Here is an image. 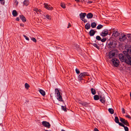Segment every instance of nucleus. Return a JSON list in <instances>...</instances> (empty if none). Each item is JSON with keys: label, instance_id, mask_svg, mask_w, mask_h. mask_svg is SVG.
Segmentation results:
<instances>
[{"label": "nucleus", "instance_id": "1", "mask_svg": "<svg viewBox=\"0 0 131 131\" xmlns=\"http://www.w3.org/2000/svg\"><path fill=\"white\" fill-rule=\"evenodd\" d=\"M119 57L121 62H125L127 64L131 65V57L130 55L120 54H119Z\"/></svg>", "mask_w": 131, "mask_h": 131}, {"label": "nucleus", "instance_id": "2", "mask_svg": "<svg viewBox=\"0 0 131 131\" xmlns=\"http://www.w3.org/2000/svg\"><path fill=\"white\" fill-rule=\"evenodd\" d=\"M107 47L110 50L115 49L116 47L117 42L115 38L111 37L108 40Z\"/></svg>", "mask_w": 131, "mask_h": 131}, {"label": "nucleus", "instance_id": "3", "mask_svg": "<svg viewBox=\"0 0 131 131\" xmlns=\"http://www.w3.org/2000/svg\"><path fill=\"white\" fill-rule=\"evenodd\" d=\"M125 50H125L123 51V54H126L128 55L131 54V46L130 45L127 46Z\"/></svg>", "mask_w": 131, "mask_h": 131}, {"label": "nucleus", "instance_id": "4", "mask_svg": "<svg viewBox=\"0 0 131 131\" xmlns=\"http://www.w3.org/2000/svg\"><path fill=\"white\" fill-rule=\"evenodd\" d=\"M111 61L114 66L116 67H118L119 64V60L117 58L112 59Z\"/></svg>", "mask_w": 131, "mask_h": 131}, {"label": "nucleus", "instance_id": "5", "mask_svg": "<svg viewBox=\"0 0 131 131\" xmlns=\"http://www.w3.org/2000/svg\"><path fill=\"white\" fill-rule=\"evenodd\" d=\"M119 120L124 124L128 126H129V123L127 120H126L125 119L121 117H119Z\"/></svg>", "mask_w": 131, "mask_h": 131}, {"label": "nucleus", "instance_id": "6", "mask_svg": "<svg viewBox=\"0 0 131 131\" xmlns=\"http://www.w3.org/2000/svg\"><path fill=\"white\" fill-rule=\"evenodd\" d=\"M108 34V30L107 29L103 30L100 34V35L103 37H105Z\"/></svg>", "mask_w": 131, "mask_h": 131}, {"label": "nucleus", "instance_id": "7", "mask_svg": "<svg viewBox=\"0 0 131 131\" xmlns=\"http://www.w3.org/2000/svg\"><path fill=\"white\" fill-rule=\"evenodd\" d=\"M127 39L126 36L124 34H122L119 36V40L120 41H123Z\"/></svg>", "mask_w": 131, "mask_h": 131}, {"label": "nucleus", "instance_id": "8", "mask_svg": "<svg viewBox=\"0 0 131 131\" xmlns=\"http://www.w3.org/2000/svg\"><path fill=\"white\" fill-rule=\"evenodd\" d=\"M100 100L103 103H104L105 102L106 100L104 94H100Z\"/></svg>", "mask_w": 131, "mask_h": 131}, {"label": "nucleus", "instance_id": "9", "mask_svg": "<svg viewBox=\"0 0 131 131\" xmlns=\"http://www.w3.org/2000/svg\"><path fill=\"white\" fill-rule=\"evenodd\" d=\"M42 124L45 127L48 128H50L51 126V125L49 123L46 121H43L42 122Z\"/></svg>", "mask_w": 131, "mask_h": 131}, {"label": "nucleus", "instance_id": "10", "mask_svg": "<svg viewBox=\"0 0 131 131\" xmlns=\"http://www.w3.org/2000/svg\"><path fill=\"white\" fill-rule=\"evenodd\" d=\"M57 95V100L59 101L63 102V101L62 97L61 95L62 94L60 92L59 93L56 94Z\"/></svg>", "mask_w": 131, "mask_h": 131}, {"label": "nucleus", "instance_id": "11", "mask_svg": "<svg viewBox=\"0 0 131 131\" xmlns=\"http://www.w3.org/2000/svg\"><path fill=\"white\" fill-rule=\"evenodd\" d=\"M44 7L46 9L49 10H51L53 9V7H51V8L50 5H48V4H46L45 3H44Z\"/></svg>", "mask_w": 131, "mask_h": 131}, {"label": "nucleus", "instance_id": "12", "mask_svg": "<svg viewBox=\"0 0 131 131\" xmlns=\"http://www.w3.org/2000/svg\"><path fill=\"white\" fill-rule=\"evenodd\" d=\"M119 33L118 31H115L114 30V31H113V33L112 36H114L115 37H117L119 35Z\"/></svg>", "mask_w": 131, "mask_h": 131}, {"label": "nucleus", "instance_id": "13", "mask_svg": "<svg viewBox=\"0 0 131 131\" xmlns=\"http://www.w3.org/2000/svg\"><path fill=\"white\" fill-rule=\"evenodd\" d=\"M111 51H113L112 53L114 54L115 56V55H117L118 53V51L117 49H112Z\"/></svg>", "mask_w": 131, "mask_h": 131}, {"label": "nucleus", "instance_id": "14", "mask_svg": "<svg viewBox=\"0 0 131 131\" xmlns=\"http://www.w3.org/2000/svg\"><path fill=\"white\" fill-rule=\"evenodd\" d=\"M86 15V14L85 13H81L79 15L80 18L81 19H83Z\"/></svg>", "mask_w": 131, "mask_h": 131}, {"label": "nucleus", "instance_id": "15", "mask_svg": "<svg viewBox=\"0 0 131 131\" xmlns=\"http://www.w3.org/2000/svg\"><path fill=\"white\" fill-rule=\"evenodd\" d=\"M19 18L23 22H25L26 21L25 17L23 15H20Z\"/></svg>", "mask_w": 131, "mask_h": 131}, {"label": "nucleus", "instance_id": "16", "mask_svg": "<svg viewBox=\"0 0 131 131\" xmlns=\"http://www.w3.org/2000/svg\"><path fill=\"white\" fill-rule=\"evenodd\" d=\"M113 51H111L108 53V56L110 59L113 58L115 56L114 54L112 53Z\"/></svg>", "mask_w": 131, "mask_h": 131}, {"label": "nucleus", "instance_id": "17", "mask_svg": "<svg viewBox=\"0 0 131 131\" xmlns=\"http://www.w3.org/2000/svg\"><path fill=\"white\" fill-rule=\"evenodd\" d=\"M89 34L90 36H93L94 35V30L93 29H91L89 32Z\"/></svg>", "mask_w": 131, "mask_h": 131}, {"label": "nucleus", "instance_id": "18", "mask_svg": "<svg viewBox=\"0 0 131 131\" xmlns=\"http://www.w3.org/2000/svg\"><path fill=\"white\" fill-rule=\"evenodd\" d=\"M86 17L88 19L92 18L93 16V14L91 13H89L87 14L86 15Z\"/></svg>", "mask_w": 131, "mask_h": 131}, {"label": "nucleus", "instance_id": "19", "mask_svg": "<svg viewBox=\"0 0 131 131\" xmlns=\"http://www.w3.org/2000/svg\"><path fill=\"white\" fill-rule=\"evenodd\" d=\"M29 2L28 0H25L23 2V4L26 6H27L29 5Z\"/></svg>", "mask_w": 131, "mask_h": 131}, {"label": "nucleus", "instance_id": "20", "mask_svg": "<svg viewBox=\"0 0 131 131\" xmlns=\"http://www.w3.org/2000/svg\"><path fill=\"white\" fill-rule=\"evenodd\" d=\"M100 94H99V95H95L94 96V99L95 100H97L99 99L100 95Z\"/></svg>", "mask_w": 131, "mask_h": 131}, {"label": "nucleus", "instance_id": "21", "mask_svg": "<svg viewBox=\"0 0 131 131\" xmlns=\"http://www.w3.org/2000/svg\"><path fill=\"white\" fill-rule=\"evenodd\" d=\"M83 76L82 74V73H80V74L78 76V79L79 80H83Z\"/></svg>", "mask_w": 131, "mask_h": 131}, {"label": "nucleus", "instance_id": "22", "mask_svg": "<svg viewBox=\"0 0 131 131\" xmlns=\"http://www.w3.org/2000/svg\"><path fill=\"white\" fill-rule=\"evenodd\" d=\"M39 92L43 96H44L46 94L45 92L42 90L41 89H40Z\"/></svg>", "mask_w": 131, "mask_h": 131}, {"label": "nucleus", "instance_id": "23", "mask_svg": "<svg viewBox=\"0 0 131 131\" xmlns=\"http://www.w3.org/2000/svg\"><path fill=\"white\" fill-rule=\"evenodd\" d=\"M12 15L14 17H16L17 16L18 13L15 10H13L12 11Z\"/></svg>", "mask_w": 131, "mask_h": 131}, {"label": "nucleus", "instance_id": "24", "mask_svg": "<svg viewBox=\"0 0 131 131\" xmlns=\"http://www.w3.org/2000/svg\"><path fill=\"white\" fill-rule=\"evenodd\" d=\"M74 47H73L74 49H75L77 50H79V45H78L77 44H74L73 45Z\"/></svg>", "mask_w": 131, "mask_h": 131}, {"label": "nucleus", "instance_id": "25", "mask_svg": "<svg viewBox=\"0 0 131 131\" xmlns=\"http://www.w3.org/2000/svg\"><path fill=\"white\" fill-rule=\"evenodd\" d=\"M96 26V24L95 22H93L91 23V26L93 28H95Z\"/></svg>", "mask_w": 131, "mask_h": 131}, {"label": "nucleus", "instance_id": "26", "mask_svg": "<svg viewBox=\"0 0 131 131\" xmlns=\"http://www.w3.org/2000/svg\"><path fill=\"white\" fill-rule=\"evenodd\" d=\"M89 104V103H88L86 102L83 101L82 105L83 106H85V107H88V104Z\"/></svg>", "mask_w": 131, "mask_h": 131}, {"label": "nucleus", "instance_id": "27", "mask_svg": "<svg viewBox=\"0 0 131 131\" xmlns=\"http://www.w3.org/2000/svg\"><path fill=\"white\" fill-rule=\"evenodd\" d=\"M91 91L92 94L93 95H95L96 93V90L92 88L91 89Z\"/></svg>", "mask_w": 131, "mask_h": 131}, {"label": "nucleus", "instance_id": "28", "mask_svg": "<svg viewBox=\"0 0 131 131\" xmlns=\"http://www.w3.org/2000/svg\"><path fill=\"white\" fill-rule=\"evenodd\" d=\"M91 26L90 24L88 23H87L85 26V28L88 30L90 28Z\"/></svg>", "mask_w": 131, "mask_h": 131}, {"label": "nucleus", "instance_id": "29", "mask_svg": "<svg viewBox=\"0 0 131 131\" xmlns=\"http://www.w3.org/2000/svg\"><path fill=\"white\" fill-rule=\"evenodd\" d=\"M108 111L110 113L112 114L114 113V110L112 108H109L108 109Z\"/></svg>", "mask_w": 131, "mask_h": 131}, {"label": "nucleus", "instance_id": "30", "mask_svg": "<svg viewBox=\"0 0 131 131\" xmlns=\"http://www.w3.org/2000/svg\"><path fill=\"white\" fill-rule=\"evenodd\" d=\"M92 45L95 47H96L99 50L100 49V48L98 46V45L97 44L95 43H92Z\"/></svg>", "mask_w": 131, "mask_h": 131}, {"label": "nucleus", "instance_id": "31", "mask_svg": "<svg viewBox=\"0 0 131 131\" xmlns=\"http://www.w3.org/2000/svg\"><path fill=\"white\" fill-rule=\"evenodd\" d=\"M114 28L108 30V35L110 36L112 34V32L113 33V31H114Z\"/></svg>", "mask_w": 131, "mask_h": 131}, {"label": "nucleus", "instance_id": "32", "mask_svg": "<svg viewBox=\"0 0 131 131\" xmlns=\"http://www.w3.org/2000/svg\"><path fill=\"white\" fill-rule=\"evenodd\" d=\"M81 73L82 74L83 76V78L85 77L86 76L88 75V73L87 72H84Z\"/></svg>", "mask_w": 131, "mask_h": 131}, {"label": "nucleus", "instance_id": "33", "mask_svg": "<svg viewBox=\"0 0 131 131\" xmlns=\"http://www.w3.org/2000/svg\"><path fill=\"white\" fill-rule=\"evenodd\" d=\"M115 122L116 123H119V120L118 117L117 116H115Z\"/></svg>", "mask_w": 131, "mask_h": 131}, {"label": "nucleus", "instance_id": "34", "mask_svg": "<svg viewBox=\"0 0 131 131\" xmlns=\"http://www.w3.org/2000/svg\"><path fill=\"white\" fill-rule=\"evenodd\" d=\"M103 27V26L101 24L99 25L96 27L97 29H100Z\"/></svg>", "mask_w": 131, "mask_h": 131}, {"label": "nucleus", "instance_id": "35", "mask_svg": "<svg viewBox=\"0 0 131 131\" xmlns=\"http://www.w3.org/2000/svg\"><path fill=\"white\" fill-rule=\"evenodd\" d=\"M127 37V39L129 40V41H131V34L128 35Z\"/></svg>", "mask_w": 131, "mask_h": 131}, {"label": "nucleus", "instance_id": "36", "mask_svg": "<svg viewBox=\"0 0 131 131\" xmlns=\"http://www.w3.org/2000/svg\"><path fill=\"white\" fill-rule=\"evenodd\" d=\"M61 108L62 110H63L65 112H66L67 111L66 106H61Z\"/></svg>", "mask_w": 131, "mask_h": 131}, {"label": "nucleus", "instance_id": "37", "mask_svg": "<svg viewBox=\"0 0 131 131\" xmlns=\"http://www.w3.org/2000/svg\"><path fill=\"white\" fill-rule=\"evenodd\" d=\"M75 71L76 73L78 74H79L80 73L79 70L77 68H76Z\"/></svg>", "mask_w": 131, "mask_h": 131}, {"label": "nucleus", "instance_id": "38", "mask_svg": "<svg viewBox=\"0 0 131 131\" xmlns=\"http://www.w3.org/2000/svg\"><path fill=\"white\" fill-rule=\"evenodd\" d=\"M96 40H98L100 41L101 40V38L99 36H97L96 37Z\"/></svg>", "mask_w": 131, "mask_h": 131}, {"label": "nucleus", "instance_id": "39", "mask_svg": "<svg viewBox=\"0 0 131 131\" xmlns=\"http://www.w3.org/2000/svg\"><path fill=\"white\" fill-rule=\"evenodd\" d=\"M25 87L26 89H28L29 87V85L27 83H26L25 84Z\"/></svg>", "mask_w": 131, "mask_h": 131}, {"label": "nucleus", "instance_id": "40", "mask_svg": "<svg viewBox=\"0 0 131 131\" xmlns=\"http://www.w3.org/2000/svg\"><path fill=\"white\" fill-rule=\"evenodd\" d=\"M33 10H34V11H35L37 14H38V12L39 10H38V9H37V8H34Z\"/></svg>", "mask_w": 131, "mask_h": 131}, {"label": "nucleus", "instance_id": "41", "mask_svg": "<svg viewBox=\"0 0 131 131\" xmlns=\"http://www.w3.org/2000/svg\"><path fill=\"white\" fill-rule=\"evenodd\" d=\"M61 7L63 8H66V6L64 4L61 3Z\"/></svg>", "mask_w": 131, "mask_h": 131}, {"label": "nucleus", "instance_id": "42", "mask_svg": "<svg viewBox=\"0 0 131 131\" xmlns=\"http://www.w3.org/2000/svg\"><path fill=\"white\" fill-rule=\"evenodd\" d=\"M46 17L49 19H51V16L48 14H47L46 16Z\"/></svg>", "mask_w": 131, "mask_h": 131}, {"label": "nucleus", "instance_id": "43", "mask_svg": "<svg viewBox=\"0 0 131 131\" xmlns=\"http://www.w3.org/2000/svg\"><path fill=\"white\" fill-rule=\"evenodd\" d=\"M124 127L125 131H128L129 129L128 128L127 126H125L124 125V127Z\"/></svg>", "mask_w": 131, "mask_h": 131}, {"label": "nucleus", "instance_id": "44", "mask_svg": "<svg viewBox=\"0 0 131 131\" xmlns=\"http://www.w3.org/2000/svg\"><path fill=\"white\" fill-rule=\"evenodd\" d=\"M117 123L118 124L119 126H122L123 127H124V124H123L122 123L119 122V123Z\"/></svg>", "mask_w": 131, "mask_h": 131}, {"label": "nucleus", "instance_id": "45", "mask_svg": "<svg viewBox=\"0 0 131 131\" xmlns=\"http://www.w3.org/2000/svg\"><path fill=\"white\" fill-rule=\"evenodd\" d=\"M23 36L25 38L26 40L28 41L29 40V39L28 37H27L25 35H23Z\"/></svg>", "mask_w": 131, "mask_h": 131}, {"label": "nucleus", "instance_id": "46", "mask_svg": "<svg viewBox=\"0 0 131 131\" xmlns=\"http://www.w3.org/2000/svg\"><path fill=\"white\" fill-rule=\"evenodd\" d=\"M106 40V38H103L102 39H101V41L102 42H105Z\"/></svg>", "mask_w": 131, "mask_h": 131}, {"label": "nucleus", "instance_id": "47", "mask_svg": "<svg viewBox=\"0 0 131 131\" xmlns=\"http://www.w3.org/2000/svg\"><path fill=\"white\" fill-rule=\"evenodd\" d=\"M55 94L59 93L60 92L59 90L58 89H56L55 90Z\"/></svg>", "mask_w": 131, "mask_h": 131}, {"label": "nucleus", "instance_id": "48", "mask_svg": "<svg viewBox=\"0 0 131 131\" xmlns=\"http://www.w3.org/2000/svg\"><path fill=\"white\" fill-rule=\"evenodd\" d=\"M31 39L33 41L35 42H37V40L35 38H33Z\"/></svg>", "mask_w": 131, "mask_h": 131}, {"label": "nucleus", "instance_id": "49", "mask_svg": "<svg viewBox=\"0 0 131 131\" xmlns=\"http://www.w3.org/2000/svg\"><path fill=\"white\" fill-rule=\"evenodd\" d=\"M0 1L1 3V4H2L4 5L5 3L4 0H0Z\"/></svg>", "mask_w": 131, "mask_h": 131}, {"label": "nucleus", "instance_id": "50", "mask_svg": "<svg viewBox=\"0 0 131 131\" xmlns=\"http://www.w3.org/2000/svg\"><path fill=\"white\" fill-rule=\"evenodd\" d=\"M122 112L123 113H125V110L124 108H122Z\"/></svg>", "mask_w": 131, "mask_h": 131}, {"label": "nucleus", "instance_id": "51", "mask_svg": "<svg viewBox=\"0 0 131 131\" xmlns=\"http://www.w3.org/2000/svg\"><path fill=\"white\" fill-rule=\"evenodd\" d=\"M81 20H82V21H83L84 23H86L87 21V20L85 19H84V18L83 19H82Z\"/></svg>", "mask_w": 131, "mask_h": 131}, {"label": "nucleus", "instance_id": "52", "mask_svg": "<svg viewBox=\"0 0 131 131\" xmlns=\"http://www.w3.org/2000/svg\"><path fill=\"white\" fill-rule=\"evenodd\" d=\"M15 3L16 4V5L17 6L18 4V2L17 1V0H15Z\"/></svg>", "mask_w": 131, "mask_h": 131}, {"label": "nucleus", "instance_id": "53", "mask_svg": "<svg viewBox=\"0 0 131 131\" xmlns=\"http://www.w3.org/2000/svg\"><path fill=\"white\" fill-rule=\"evenodd\" d=\"M125 117L129 119H130L131 118L130 116L129 115H127L125 116Z\"/></svg>", "mask_w": 131, "mask_h": 131}, {"label": "nucleus", "instance_id": "54", "mask_svg": "<svg viewBox=\"0 0 131 131\" xmlns=\"http://www.w3.org/2000/svg\"><path fill=\"white\" fill-rule=\"evenodd\" d=\"M94 131H99V130L96 128H94Z\"/></svg>", "mask_w": 131, "mask_h": 131}, {"label": "nucleus", "instance_id": "55", "mask_svg": "<svg viewBox=\"0 0 131 131\" xmlns=\"http://www.w3.org/2000/svg\"><path fill=\"white\" fill-rule=\"evenodd\" d=\"M16 20L17 21H19V18L18 17L16 18Z\"/></svg>", "mask_w": 131, "mask_h": 131}, {"label": "nucleus", "instance_id": "56", "mask_svg": "<svg viewBox=\"0 0 131 131\" xmlns=\"http://www.w3.org/2000/svg\"><path fill=\"white\" fill-rule=\"evenodd\" d=\"M20 25L21 26L24 27V25L23 24L21 23L20 24Z\"/></svg>", "mask_w": 131, "mask_h": 131}, {"label": "nucleus", "instance_id": "57", "mask_svg": "<svg viewBox=\"0 0 131 131\" xmlns=\"http://www.w3.org/2000/svg\"><path fill=\"white\" fill-rule=\"evenodd\" d=\"M71 26V24L70 23H68V26L67 27V28H69V26Z\"/></svg>", "mask_w": 131, "mask_h": 131}, {"label": "nucleus", "instance_id": "58", "mask_svg": "<svg viewBox=\"0 0 131 131\" xmlns=\"http://www.w3.org/2000/svg\"><path fill=\"white\" fill-rule=\"evenodd\" d=\"M83 101H80V102H79V104L82 105V103H83Z\"/></svg>", "mask_w": 131, "mask_h": 131}, {"label": "nucleus", "instance_id": "59", "mask_svg": "<svg viewBox=\"0 0 131 131\" xmlns=\"http://www.w3.org/2000/svg\"><path fill=\"white\" fill-rule=\"evenodd\" d=\"M92 3V1H88V2H87V3L88 4H91V3Z\"/></svg>", "mask_w": 131, "mask_h": 131}, {"label": "nucleus", "instance_id": "60", "mask_svg": "<svg viewBox=\"0 0 131 131\" xmlns=\"http://www.w3.org/2000/svg\"><path fill=\"white\" fill-rule=\"evenodd\" d=\"M38 10H39L38 12L40 13V14L41 13L40 12H41V10L40 9H39Z\"/></svg>", "mask_w": 131, "mask_h": 131}, {"label": "nucleus", "instance_id": "61", "mask_svg": "<svg viewBox=\"0 0 131 131\" xmlns=\"http://www.w3.org/2000/svg\"><path fill=\"white\" fill-rule=\"evenodd\" d=\"M97 32V31H94V34H95L96 33V32Z\"/></svg>", "mask_w": 131, "mask_h": 131}, {"label": "nucleus", "instance_id": "62", "mask_svg": "<svg viewBox=\"0 0 131 131\" xmlns=\"http://www.w3.org/2000/svg\"><path fill=\"white\" fill-rule=\"evenodd\" d=\"M76 1L79 2L80 0H75Z\"/></svg>", "mask_w": 131, "mask_h": 131}, {"label": "nucleus", "instance_id": "63", "mask_svg": "<svg viewBox=\"0 0 131 131\" xmlns=\"http://www.w3.org/2000/svg\"><path fill=\"white\" fill-rule=\"evenodd\" d=\"M61 131H66L65 130H63V129H62V130H61Z\"/></svg>", "mask_w": 131, "mask_h": 131}, {"label": "nucleus", "instance_id": "64", "mask_svg": "<svg viewBox=\"0 0 131 131\" xmlns=\"http://www.w3.org/2000/svg\"><path fill=\"white\" fill-rule=\"evenodd\" d=\"M45 131H51V130H45Z\"/></svg>", "mask_w": 131, "mask_h": 131}]
</instances>
